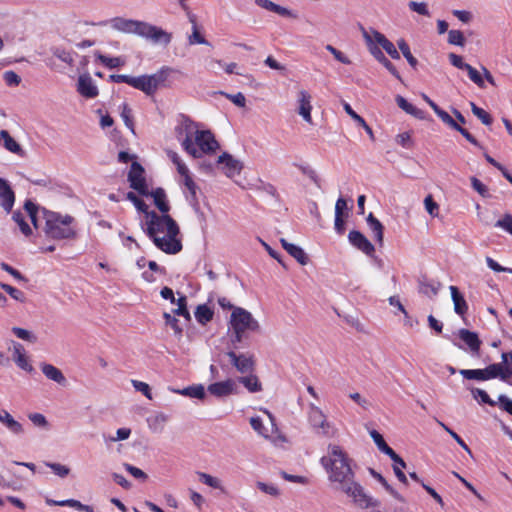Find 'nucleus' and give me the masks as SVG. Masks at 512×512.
I'll return each instance as SVG.
<instances>
[{
    "label": "nucleus",
    "instance_id": "nucleus-50",
    "mask_svg": "<svg viewBox=\"0 0 512 512\" xmlns=\"http://www.w3.org/2000/svg\"><path fill=\"white\" fill-rule=\"evenodd\" d=\"M126 198L135 205L137 210L148 215L149 212L147 204L143 200H141L134 192H128Z\"/></svg>",
    "mask_w": 512,
    "mask_h": 512
},
{
    "label": "nucleus",
    "instance_id": "nucleus-27",
    "mask_svg": "<svg viewBox=\"0 0 512 512\" xmlns=\"http://www.w3.org/2000/svg\"><path fill=\"white\" fill-rule=\"evenodd\" d=\"M171 72V68L164 66L156 73L148 75L149 80H151V86L154 93L157 91L159 87L164 85Z\"/></svg>",
    "mask_w": 512,
    "mask_h": 512
},
{
    "label": "nucleus",
    "instance_id": "nucleus-29",
    "mask_svg": "<svg viewBox=\"0 0 512 512\" xmlns=\"http://www.w3.org/2000/svg\"><path fill=\"white\" fill-rule=\"evenodd\" d=\"M366 221H367V224H368L370 230L374 234L376 241L380 245H382L383 237H384V234H383L384 226L372 213H369Z\"/></svg>",
    "mask_w": 512,
    "mask_h": 512
},
{
    "label": "nucleus",
    "instance_id": "nucleus-1",
    "mask_svg": "<svg viewBox=\"0 0 512 512\" xmlns=\"http://www.w3.org/2000/svg\"><path fill=\"white\" fill-rule=\"evenodd\" d=\"M329 455L320 460L329 474V480L335 484V489L351 497L361 509L379 506V500L368 495L363 487L354 480V472L350 460L338 445L328 446Z\"/></svg>",
    "mask_w": 512,
    "mask_h": 512
},
{
    "label": "nucleus",
    "instance_id": "nucleus-4",
    "mask_svg": "<svg viewBox=\"0 0 512 512\" xmlns=\"http://www.w3.org/2000/svg\"><path fill=\"white\" fill-rule=\"evenodd\" d=\"M45 235L53 240L74 239L77 236L76 220L74 217L58 212L42 209Z\"/></svg>",
    "mask_w": 512,
    "mask_h": 512
},
{
    "label": "nucleus",
    "instance_id": "nucleus-60",
    "mask_svg": "<svg viewBox=\"0 0 512 512\" xmlns=\"http://www.w3.org/2000/svg\"><path fill=\"white\" fill-rule=\"evenodd\" d=\"M373 39V44H378L379 46H381L382 48L387 44L389 43V39L386 38V36L382 33H380L379 31L375 30V29H371L370 31H368Z\"/></svg>",
    "mask_w": 512,
    "mask_h": 512
},
{
    "label": "nucleus",
    "instance_id": "nucleus-36",
    "mask_svg": "<svg viewBox=\"0 0 512 512\" xmlns=\"http://www.w3.org/2000/svg\"><path fill=\"white\" fill-rule=\"evenodd\" d=\"M182 179H183L182 180L183 185L186 187V189L189 192L188 199H189L190 203L193 206L198 205V198H197V189H198V187H197L196 183L192 179L191 175L190 176H186V177H184Z\"/></svg>",
    "mask_w": 512,
    "mask_h": 512
},
{
    "label": "nucleus",
    "instance_id": "nucleus-11",
    "mask_svg": "<svg viewBox=\"0 0 512 512\" xmlns=\"http://www.w3.org/2000/svg\"><path fill=\"white\" fill-rule=\"evenodd\" d=\"M217 164L222 165L223 172L229 178L239 175L243 169V163L227 152L218 157Z\"/></svg>",
    "mask_w": 512,
    "mask_h": 512
},
{
    "label": "nucleus",
    "instance_id": "nucleus-41",
    "mask_svg": "<svg viewBox=\"0 0 512 512\" xmlns=\"http://www.w3.org/2000/svg\"><path fill=\"white\" fill-rule=\"evenodd\" d=\"M175 303L177 304V308L173 310L174 315L182 316L187 321L191 320V315L187 309V298L186 296L179 297Z\"/></svg>",
    "mask_w": 512,
    "mask_h": 512
},
{
    "label": "nucleus",
    "instance_id": "nucleus-51",
    "mask_svg": "<svg viewBox=\"0 0 512 512\" xmlns=\"http://www.w3.org/2000/svg\"><path fill=\"white\" fill-rule=\"evenodd\" d=\"M504 373L507 375V380L512 376V351L503 352L501 355Z\"/></svg>",
    "mask_w": 512,
    "mask_h": 512
},
{
    "label": "nucleus",
    "instance_id": "nucleus-35",
    "mask_svg": "<svg viewBox=\"0 0 512 512\" xmlns=\"http://www.w3.org/2000/svg\"><path fill=\"white\" fill-rule=\"evenodd\" d=\"M397 46L401 53L403 54V56L405 57V59L407 60V62L409 63V65L415 69L418 65V60L412 55L410 47L408 43L405 41V39H398Z\"/></svg>",
    "mask_w": 512,
    "mask_h": 512
},
{
    "label": "nucleus",
    "instance_id": "nucleus-16",
    "mask_svg": "<svg viewBox=\"0 0 512 512\" xmlns=\"http://www.w3.org/2000/svg\"><path fill=\"white\" fill-rule=\"evenodd\" d=\"M230 358L231 364L240 372L247 373L253 370V359L246 354H236L234 351L227 353Z\"/></svg>",
    "mask_w": 512,
    "mask_h": 512
},
{
    "label": "nucleus",
    "instance_id": "nucleus-14",
    "mask_svg": "<svg viewBox=\"0 0 512 512\" xmlns=\"http://www.w3.org/2000/svg\"><path fill=\"white\" fill-rule=\"evenodd\" d=\"M77 91L86 98H95L99 91L92 78L88 74L80 75L77 83Z\"/></svg>",
    "mask_w": 512,
    "mask_h": 512
},
{
    "label": "nucleus",
    "instance_id": "nucleus-25",
    "mask_svg": "<svg viewBox=\"0 0 512 512\" xmlns=\"http://www.w3.org/2000/svg\"><path fill=\"white\" fill-rule=\"evenodd\" d=\"M1 139L4 141L5 149L21 157L24 156L25 152L23 151L22 147L13 137H11L8 131H0V140Z\"/></svg>",
    "mask_w": 512,
    "mask_h": 512
},
{
    "label": "nucleus",
    "instance_id": "nucleus-21",
    "mask_svg": "<svg viewBox=\"0 0 512 512\" xmlns=\"http://www.w3.org/2000/svg\"><path fill=\"white\" fill-rule=\"evenodd\" d=\"M282 247L291 255L293 258L297 260L301 265H306L308 263V256L305 251L292 243H289L286 239H280Z\"/></svg>",
    "mask_w": 512,
    "mask_h": 512
},
{
    "label": "nucleus",
    "instance_id": "nucleus-53",
    "mask_svg": "<svg viewBox=\"0 0 512 512\" xmlns=\"http://www.w3.org/2000/svg\"><path fill=\"white\" fill-rule=\"evenodd\" d=\"M53 55L68 65H72L74 62L72 53L65 49L56 48L53 51Z\"/></svg>",
    "mask_w": 512,
    "mask_h": 512
},
{
    "label": "nucleus",
    "instance_id": "nucleus-46",
    "mask_svg": "<svg viewBox=\"0 0 512 512\" xmlns=\"http://www.w3.org/2000/svg\"><path fill=\"white\" fill-rule=\"evenodd\" d=\"M472 396L477 399L478 397L481 399V402L487 404L489 406H495L496 402L490 398L485 390L480 388H471L470 389Z\"/></svg>",
    "mask_w": 512,
    "mask_h": 512
},
{
    "label": "nucleus",
    "instance_id": "nucleus-45",
    "mask_svg": "<svg viewBox=\"0 0 512 512\" xmlns=\"http://www.w3.org/2000/svg\"><path fill=\"white\" fill-rule=\"evenodd\" d=\"M121 118L125 125L134 133V123L132 119V110L127 103L121 105Z\"/></svg>",
    "mask_w": 512,
    "mask_h": 512
},
{
    "label": "nucleus",
    "instance_id": "nucleus-12",
    "mask_svg": "<svg viewBox=\"0 0 512 512\" xmlns=\"http://www.w3.org/2000/svg\"><path fill=\"white\" fill-rule=\"evenodd\" d=\"M348 240L352 246L362 251L367 256H373L374 245L358 230H352L348 234Z\"/></svg>",
    "mask_w": 512,
    "mask_h": 512
},
{
    "label": "nucleus",
    "instance_id": "nucleus-3",
    "mask_svg": "<svg viewBox=\"0 0 512 512\" xmlns=\"http://www.w3.org/2000/svg\"><path fill=\"white\" fill-rule=\"evenodd\" d=\"M96 25H110V27L115 31L125 34H135L152 42L153 44H163L167 46L172 40L171 33L163 30L161 27L140 20L114 17L109 20L100 21Z\"/></svg>",
    "mask_w": 512,
    "mask_h": 512
},
{
    "label": "nucleus",
    "instance_id": "nucleus-44",
    "mask_svg": "<svg viewBox=\"0 0 512 512\" xmlns=\"http://www.w3.org/2000/svg\"><path fill=\"white\" fill-rule=\"evenodd\" d=\"M459 373L468 380L485 381L483 369H461Z\"/></svg>",
    "mask_w": 512,
    "mask_h": 512
},
{
    "label": "nucleus",
    "instance_id": "nucleus-58",
    "mask_svg": "<svg viewBox=\"0 0 512 512\" xmlns=\"http://www.w3.org/2000/svg\"><path fill=\"white\" fill-rule=\"evenodd\" d=\"M29 420L37 427L47 428L48 421L41 413H31L28 415Z\"/></svg>",
    "mask_w": 512,
    "mask_h": 512
},
{
    "label": "nucleus",
    "instance_id": "nucleus-13",
    "mask_svg": "<svg viewBox=\"0 0 512 512\" xmlns=\"http://www.w3.org/2000/svg\"><path fill=\"white\" fill-rule=\"evenodd\" d=\"M207 390L216 397H225L236 393L237 384L234 380L228 379L226 381L210 384Z\"/></svg>",
    "mask_w": 512,
    "mask_h": 512
},
{
    "label": "nucleus",
    "instance_id": "nucleus-19",
    "mask_svg": "<svg viewBox=\"0 0 512 512\" xmlns=\"http://www.w3.org/2000/svg\"><path fill=\"white\" fill-rule=\"evenodd\" d=\"M460 339L470 348L472 354L479 353L481 341L478 334L467 329H460L458 332Z\"/></svg>",
    "mask_w": 512,
    "mask_h": 512
},
{
    "label": "nucleus",
    "instance_id": "nucleus-9",
    "mask_svg": "<svg viewBox=\"0 0 512 512\" xmlns=\"http://www.w3.org/2000/svg\"><path fill=\"white\" fill-rule=\"evenodd\" d=\"M194 140V145L196 144L198 146L197 150L200 152V157H202L203 154L215 152L219 147L214 135L209 130H199Z\"/></svg>",
    "mask_w": 512,
    "mask_h": 512
},
{
    "label": "nucleus",
    "instance_id": "nucleus-30",
    "mask_svg": "<svg viewBox=\"0 0 512 512\" xmlns=\"http://www.w3.org/2000/svg\"><path fill=\"white\" fill-rule=\"evenodd\" d=\"M130 86L144 92L146 95L154 94L152 86H151V80H149L148 75H141L138 77L132 76Z\"/></svg>",
    "mask_w": 512,
    "mask_h": 512
},
{
    "label": "nucleus",
    "instance_id": "nucleus-2",
    "mask_svg": "<svg viewBox=\"0 0 512 512\" xmlns=\"http://www.w3.org/2000/svg\"><path fill=\"white\" fill-rule=\"evenodd\" d=\"M147 235L157 248L167 254H177L182 250L181 240L177 238L180 230L176 221L168 214L148 213Z\"/></svg>",
    "mask_w": 512,
    "mask_h": 512
},
{
    "label": "nucleus",
    "instance_id": "nucleus-55",
    "mask_svg": "<svg viewBox=\"0 0 512 512\" xmlns=\"http://www.w3.org/2000/svg\"><path fill=\"white\" fill-rule=\"evenodd\" d=\"M468 72L469 78L480 88L484 87V80L480 73L470 64L465 69Z\"/></svg>",
    "mask_w": 512,
    "mask_h": 512
},
{
    "label": "nucleus",
    "instance_id": "nucleus-48",
    "mask_svg": "<svg viewBox=\"0 0 512 512\" xmlns=\"http://www.w3.org/2000/svg\"><path fill=\"white\" fill-rule=\"evenodd\" d=\"M12 332L20 339L35 343L37 341V337L31 333L30 331L20 328V327H13Z\"/></svg>",
    "mask_w": 512,
    "mask_h": 512
},
{
    "label": "nucleus",
    "instance_id": "nucleus-18",
    "mask_svg": "<svg viewBox=\"0 0 512 512\" xmlns=\"http://www.w3.org/2000/svg\"><path fill=\"white\" fill-rule=\"evenodd\" d=\"M255 4L263 9L277 13L283 17L297 19L298 15L293 10L280 6L271 0H255Z\"/></svg>",
    "mask_w": 512,
    "mask_h": 512
},
{
    "label": "nucleus",
    "instance_id": "nucleus-7",
    "mask_svg": "<svg viewBox=\"0 0 512 512\" xmlns=\"http://www.w3.org/2000/svg\"><path fill=\"white\" fill-rule=\"evenodd\" d=\"M308 420L317 434L332 436L334 431L323 411L314 404L309 405Z\"/></svg>",
    "mask_w": 512,
    "mask_h": 512
},
{
    "label": "nucleus",
    "instance_id": "nucleus-32",
    "mask_svg": "<svg viewBox=\"0 0 512 512\" xmlns=\"http://www.w3.org/2000/svg\"><path fill=\"white\" fill-rule=\"evenodd\" d=\"M370 475L377 480L384 488L385 490L393 496L395 499H397L400 502H405V499L403 496H401L392 486L388 484L386 479L377 471H375L373 468H369Z\"/></svg>",
    "mask_w": 512,
    "mask_h": 512
},
{
    "label": "nucleus",
    "instance_id": "nucleus-52",
    "mask_svg": "<svg viewBox=\"0 0 512 512\" xmlns=\"http://www.w3.org/2000/svg\"><path fill=\"white\" fill-rule=\"evenodd\" d=\"M448 43L457 46H464L465 38L459 30H450L448 32Z\"/></svg>",
    "mask_w": 512,
    "mask_h": 512
},
{
    "label": "nucleus",
    "instance_id": "nucleus-59",
    "mask_svg": "<svg viewBox=\"0 0 512 512\" xmlns=\"http://www.w3.org/2000/svg\"><path fill=\"white\" fill-rule=\"evenodd\" d=\"M132 385L137 391L141 392L149 400L152 399L151 389L147 383L138 380H132Z\"/></svg>",
    "mask_w": 512,
    "mask_h": 512
},
{
    "label": "nucleus",
    "instance_id": "nucleus-20",
    "mask_svg": "<svg viewBox=\"0 0 512 512\" xmlns=\"http://www.w3.org/2000/svg\"><path fill=\"white\" fill-rule=\"evenodd\" d=\"M173 393L196 399H204L206 397L205 388L202 384H194L182 389L169 388Z\"/></svg>",
    "mask_w": 512,
    "mask_h": 512
},
{
    "label": "nucleus",
    "instance_id": "nucleus-15",
    "mask_svg": "<svg viewBox=\"0 0 512 512\" xmlns=\"http://www.w3.org/2000/svg\"><path fill=\"white\" fill-rule=\"evenodd\" d=\"M0 199L2 208L10 213L15 203V193L8 181L3 178H0Z\"/></svg>",
    "mask_w": 512,
    "mask_h": 512
},
{
    "label": "nucleus",
    "instance_id": "nucleus-54",
    "mask_svg": "<svg viewBox=\"0 0 512 512\" xmlns=\"http://www.w3.org/2000/svg\"><path fill=\"white\" fill-rule=\"evenodd\" d=\"M163 317L165 319V324L170 326L174 330L176 335L181 336L183 329L179 326L178 319H176L169 313H164Z\"/></svg>",
    "mask_w": 512,
    "mask_h": 512
},
{
    "label": "nucleus",
    "instance_id": "nucleus-49",
    "mask_svg": "<svg viewBox=\"0 0 512 512\" xmlns=\"http://www.w3.org/2000/svg\"><path fill=\"white\" fill-rule=\"evenodd\" d=\"M250 424L252 428L261 436L268 438L269 431L264 427L262 419L260 417H252L250 419Z\"/></svg>",
    "mask_w": 512,
    "mask_h": 512
},
{
    "label": "nucleus",
    "instance_id": "nucleus-40",
    "mask_svg": "<svg viewBox=\"0 0 512 512\" xmlns=\"http://www.w3.org/2000/svg\"><path fill=\"white\" fill-rule=\"evenodd\" d=\"M472 113L486 126H490L493 122L491 115L484 109L478 107L474 102L470 103Z\"/></svg>",
    "mask_w": 512,
    "mask_h": 512
},
{
    "label": "nucleus",
    "instance_id": "nucleus-39",
    "mask_svg": "<svg viewBox=\"0 0 512 512\" xmlns=\"http://www.w3.org/2000/svg\"><path fill=\"white\" fill-rule=\"evenodd\" d=\"M441 284L430 283L426 280H419V292L427 296H436L439 292Z\"/></svg>",
    "mask_w": 512,
    "mask_h": 512
},
{
    "label": "nucleus",
    "instance_id": "nucleus-43",
    "mask_svg": "<svg viewBox=\"0 0 512 512\" xmlns=\"http://www.w3.org/2000/svg\"><path fill=\"white\" fill-rule=\"evenodd\" d=\"M13 220L18 224L21 232L25 236H30L32 234V229L25 221L23 214L20 211H15L12 216Z\"/></svg>",
    "mask_w": 512,
    "mask_h": 512
},
{
    "label": "nucleus",
    "instance_id": "nucleus-6",
    "mask_svg": "<svg viewBox=\"0 0 512 512\" xmlns=\"http://www.w3.org/2000/svg\"><path fill=\"white\" fill-rule=\"evenodd\" d=\"M198 131V126L194 121L185 115H181V120L175 128L176 136L181 141L183 149L193 158H200V152L193 142V137Z\"/></svg>",
    "mask_w": 512,
    "mask_h": 512
},
{
    "label": "nucleus",
    "instance_id": "nucleus-61",
    "mask_svg": "<svg viewBox=\"0 0 512 512\" xmlns=\"http://www.w3.org/2000/svg\"><path fill=\"white\" fill-rule=\"evenodd\" d=\"M373 39V44H378L379 46H381L382 48L387 44L389 43V39L386 38V36L382 33H380L379 31L375 30V29H371L370 31H368Z\"/></svg>",
    "mask_w": 512,
    "mask_h": 512
},
{
    "label": "nucleus",
    "instance_id": "nucleus-57",
    "mask_svg": "<svg viewBox=\"0 0 512 512\" xmlns=\"http://www.w3.org/2000/svg\"><path fill=\"white\" fill-rule=\"evenodd\" d=\"M408 6L412 11H414L418 14H421L424 16H430L429 10L427 8V4L425 2L410 1L408 3Z\"/></svg>",
    "mask_w": 512,
    "mask_h": 512
},
{
    "label": "nucleus",
    "instance_id": "nucleus-33",
    "mask_svg": "<svg viewBox=\"0 0 512 512\" xmlns=\"http://www.w3.org/2000/svg\"><path fill=\"white\" fill-rule=\"evenodd\" d=\"M95 57L99 60L105 67L109 69H114L125 65V60L122 57H109L100 52L95 53Z\"/></svg>",
    "mask_w": 512,
    "mask_h": 512
},
{
    "label": "nucleus",
    "instance_id": "nucleus-8",
    "mask_svg": "<svg viewBox=\"0 0 512 512\" xmlns=\"http://www.w3.org/2000/svg\"><path fill=\"white\" fill-rule=\"evenodd\" d=\"M144 168L136 161L131 164L130 171L128 173V181L130 187L136 190L142 196H149L150 191L144 177Z\"/></svg>",
    "mask_w": 512,
    "mask_h": 512
},
{
    "label": "nucleus",
    "instance_id": "nucleus-22",
    "mask_svg": "<svg viewBox=\"0 0 512 512\" xmlns=\"http://www.w3.org/2000/svg\"><path fill=\"white\" fill-rule=\"evenodd\" d=\"M451 298L454 304V311L459 316H464L468 311V304L456 286H450Z\"/></svg>",
    "mask_w": 512,
    "mask_h": 512
},
{
    "label": "nucleus",
    "instance_id": "nucleus-64",
    "mask_svg": "<svg viewBox=\"0 0 512 512\" xmlns=\"http://www.w3.org/2000/svg\"><path fill=\"white\" fill-rule=\"evenodd\" d=\"M425 209L431 216H436L438 214L439 205L433 200L431 195H428L425 200Z\"/></svg>",
    "mask_w": 512,
    "mask_h": 512
},
{
    "label": "nucleus",
    "instance_id": "nucleus-17",
    "mask_svg": "<svg viewBox=\"0 0 512 512\" xmlns=\"http://www.w3.org/2000/svg\"><path fill=\"white\" fill-rule=\"evenodd\" d=\"M311 99H312L311 95L306 90H300L298 92V98H297L298 114L301 115L303 117V119L306 122H308V123H311V121H312V117H311V110H312Z\"/></svg>",
    "mask_w": 512,
    "mask_h": 512
},
{
    "label": "nucleus",
    "instance_id": "nucleus-5",
    "mask_svg": "<svg viewBox=\"0 0 512 512\" xmlns=\"http://www.w3.org/2000/svg\"><path fill=\"white\" fill-rule=\"evenodd\" d=\"M230 329L233 331L231 342L233 345L243 340L246 332H256L259 330L258 321L252 314L244 308L236 307L231 313Z\"/></svg>",
    "mask_w": 512,
    "mask_h": 512
},
{
    "label": "nucleus",
    "instance_id": "nucleus-34",
    "mask_svg": "<svg viewBox=\"0 0 512 512\" xmlns=\"http://www.w3.org/2000/svg\"><path fill=\"white\" fill-rule=\"evenodd\" d=\"M194 315L198 323L205 325L212 320L214 312L206 304H201L197 306Z\"/></svg>",
    "mask_w": 512,
    "mask_h": 512
},
{
    "label": "nucleus",
    "instance_id": "nucleus-10",
    "mask_svg": "<svg viewBox=\"0 0 512 512\" xmlns=\"http://www.w3.org/2000/svg\"><path fill=\"white\" fill-rule=\"evenodd\" d=\"M436 115L442 120L444 124L449 126L451 129L459 132L467 141L472 145L482 148L479 141L465 128L456 122L446 111L440 107L435 111Z\"/></svg>",
    "mask_w": 512,
    "mask_h": 512
},
{
    "label": "nucleus",
    "instance_id": "nucleus-42",
    "mask_svg": "<svg viewBox=\"0 0 512 512\" xmlns=\"http://www.w3.org/2000/svg\"><path fill=\"white\" fill-rule=\"evenodd\" d=\"M197 475L199 477L200 482H202L203 484L214 489H222L221 481L218 478L213 477L204 472H198Z\"/></svg>",
    "mask_w": 512,
    "mask_h": 512
},
{
    "label": "nucleus",
    "instance_id": "nucleus-31",
    "mask_svg": "<svg viewBox=\"0 0 512 512\" xmlns=\"http://www.w3.org/2000/svg\"><path fill=\"white\" fill-rule=\"evenodd\" d=\"M149 196L153 197L155 206L163 213L167 214L170 209V206L166 200V193L164 189L157 188L154 191L150 192Z\"/></svg>",
    "mask_w": 512,
    "mask_h": 512
},
{
    "label": "nucleus",
    "instance_id": "nucleus-23",
    "mask_svg": "<svg viewBox=\"0 0 512 512\" xmlns=\"http://www.w3.org/2000/svg\"><path fill=\"white\" fill-rule=\"evenodd\" d=\"M0 422L13 434L20 435L24 433L23 426L16 421L6 410H0Z\"/></svg>",
    "mask_w": 512,
    "mask_h": 512
},
{
    "label": "nucleus",
    "instance_id": "nucleus-47",
    "mask_svg": "<svg viewBox=\"0 0 512 512\" xmlns=\"http://www.w3.org/2000/svg\"><path fill=\"white\" fill-rule=\"evenodd\" d=\"M0 287L16 301L24 302L25 297H24V293L22 291L14 288L13 286H11L9 284L2 283V282H0Z\"/></svg>",
    "mask_w": 512,
    "mask_h": 512
},
{
    "label": "nucleus",
    "instance_id": "nucleus-63",
    "mask_svg": "<svg viewBox=\"0 0 512 512\" xmlns=\"http://www.w3.org/2000/svg\"><path fill=\"white\" fill-rule=\"evenodd\" d=\"M3 79L8 86H17L21 82V78L14 71H6L3 74Z\"/></svg>",
    "mask_w": 512,
    "mask_h": 512
},
{
    "label": "nucleus",
    "instance_id": "nucleus-37",
    "mask_svg": "<svg viewBox=\"0 0 512 512\" xmlns=\"http://www.w3.org/2000/svg\"><path fill=\"white\" fill-rule=\"evenodd\" d=\"M362 35H363V38L368 46L369 52L378 61V59H380L382 56H384V53L377 45L373 44V39H372L370 33L367 30H365L364 28H362Z\"/></svg>",
    "mask_w": 512,
    "mask_h": 512
},
{
    "label": "nucleus",
    "instance_id": "nucleus-28",
    "mask_svg": "<svg viewBox=\"0 0 512 512\" xmlns=\"http://www.w3.org/2000/svg\"><path fill=\"white\" fill-rule=\"evenodd\" d=\"M485 381L494 379V378H500V380L507 382V375L504 373V367L502 363H494L488 365L486 368L483 369Z\"/></svg>",
    "mask_w": 512,
    "mask_h": 512
},
{
    "label": "nucleus",
    "instance_id": "nucleus-38",
    "mask_svg": "<svg viewBox=\"0 0 512 512\" xmlns=\"http://www.w3.org/2000/svg\"><path fill=\"white\" fill-rule=\"evenodd\" d=\"M239 382L242 383L249 392H258L261 391V383L259 382L257 376L249 375L239 378Z\"/></svg>",
    "mask_w": 512,
    "mask_h": 512
},
{
    "label": "nucleus",
    "instance_id": "nucleus-62",
    "mask_svg": "<svg viewBox=\"0 0 512 512\" xmlns=\"http://www.w3.org/2000/svg\"><path fill=\"white\" fill-rule=\"evenodd\" d=\"M495 227L502 228L509 233L512 229V215L506 213L503 218L496 221Z\"/></svg>",
    "mask_w": 512,
    "mask_h": 512
},
{
    "label": "nucleus",
    "instance_id": "nucleus-24",
    "mask_svg": "<svg viewBox=\"0 0 512 512\" xmlns=\"http://www.w3.org/2000/svg\"><path fill=\"white\" fill-rule=\"evenodd\" d=\"M13 353H14V361L21 369L31 372L33 370L32 365L28 363V360L25 356V350L22 344L18 342H13Z\"/></svg>",
    "mask_w": 512,
    "mask_h": 512
},
{
    "label": "nucleus",
    "instance_id": "nucleus-56",
    "mask_svg": "<svg viewBox=\"0 0 512 512\" xmlns=\"http://www.w3.org/2000/svg\"><path fill=\"white\" fill-rule=\"evenodd\" d=\"M470 181L473 189L482 197L487 198L490 196L487 187L478 178L473 176L470 178Z\"/></svg>",
    "mask_w": 512,
    "mask_h": 512
},
{
    "label": "nucleus",
    "instance_id": "nucleus-26",
    "mask_svg": "<svg viewBox=\"0 0 512 512\" xmlns=\"http://www.w3.org/2000/svg\"><path fill=\"white\" fill-rule=\"evenodd\" d=\"M41 370L43 372V374L50 380L60 384V385H65L66 384V378L65 376L63 375V373L61 372L60 369H58L57 367L51 365V364H42L41 365Z\"/></svg>",
    "mask_w": 512,
    "mask_h": 512
}]
</instances>
